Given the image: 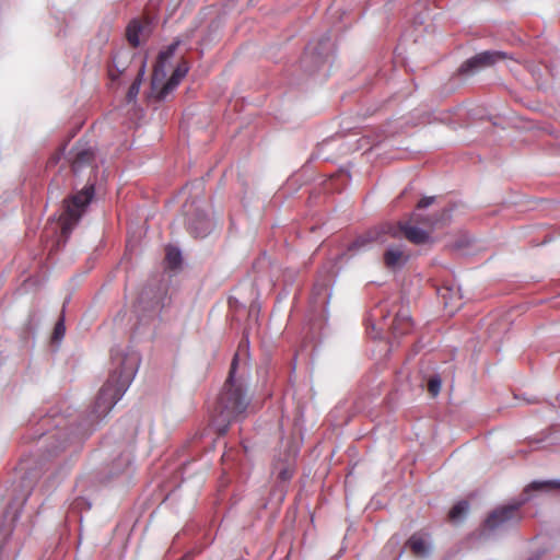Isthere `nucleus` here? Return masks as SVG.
<instances>
[{
  "label": "nucleus",
  "mask_w": 560,
  "mask_h": 560,
  "mask_svg": "<svg viewBox=\"0 0 560 560\" xmlns=\"http://www.w3.org/2000/svg\"><path fill=\"white\" fill-rule=\"evenodd\" d=\"M560 489V481L549 480V481H533L526 489L525 494L530 490H545V489Z\"/></svg>",
  "instance_id": "obj_23"
},
{
  "label": "nucleus",
  "mask_w": 560,
  "mask_h": 560,
  "mask_svg": "<svg viewBox=\"0 0 560 560\" xmlns=\"http://www.w3.org/2000/svg\"><path fill=\"white\" fill-rule=\"evenodd\" d=\"M72 154L71 168L74 174H79L86 167L91 168V173L97 171V166L93 165L95 161L93 148L77 145L72 149Z\"/></svg>",
  "instance_id": "obj_12"
},
{
  "label": "nucleus",
  "mask_w": 560,
  "mask_h": 560,
  "mask_svg": "<svg viewBox=\"0 0 560 560\" xmlns=\"http://www.w3.org/2000/svg\"><path fill=\"white\" fill-rule=\"evenodd\" d=\"M293 468H291L290 466H285L279 470L278 479L281 481H288L293 477Z\"/></svg>",
  "instance_id": "obj_29"
},
{
  "label": "nucleus",
  "mask_w": 560,
  "mask_h": 560,
  "mask_svg": "<svg viewBox=\"0 0 560 560\" xmlns=\"http://www.w3.org/2000/svg\"><path fill=\"white\" fill-rule=\"evenodd\" d=\"M527 500L528 495H526L522 501L517 503L503 505L493 510L485 520L483 529L486 532L492 533L514 524L518 520L517 512L520 506Z\"/></svg>",
  "instance_id": "obj_9"
},
{
  "label": "nucleus",
  "mask_w": 560,
  "mask_h": 560,
  "mask_svg": "<svg viewBox=\"0 0 560 560\" xmlns=\"http://www.w3.org/2000/svg\"><path fill=\"white\" fill-rule=\"evenodd\" d=\"M442 386V380L439 374H433L428 380V390L429 393L435 397L440 394Z\"/></svg>",
  "instance_id": "obj_27"
},
{
  "label": "nucleus",
  "mask_w": 560,
  "mask_h": 560,
  "mask_svg": "<svg viewBox=\"0 0 560 560\" xmlns=\"http://www.w3.org/2000/svg\"><path fill=\"white\" fill-rule=\"evenodd\" d=\"M95 195V183L89 177L86 185L75 194L65 200L63 212L60 217L61 234L68 237L73 228L78 224L82 215Z\"/></svg>",
  "instance_id": "obj_5"
},
{
  "label": "nucleus",
  "mask_w": 560,
  "mask_h": 560,
  "mask_svg": "<svg viewBox=\"0 0 560 560\" xmlns=\"http://www.w3.org/2000/svg\"><path fill=\"white\" fill-rule=\"evenodd\" d=\"M389 314L386 303H380L369 312L365 323L371 338H381L386 329L390 330L394 339L411 331L412 320L408 310H399L390 323H388Z\"/></svg>",
  "instance_id": "obj_3"
},
{
  "label": "nucleus",
  "mask_w": 560,
  "mask_h": 560,
  "mask_svg": "<svg viewBox=\"0 0 560 560\" xmlns=\"http://www.w3.org/2000/svg\"><path fill=\"white\" fill-rule=\"evenodd\" d=\"M20 338L24 343H27L31 339H35V330L33 327V313H30L28 320L22 328Z\"/></svg>",
  "instance_id": "obj_24"
},
{
  "label": "nucleus",
  "mask_w": 560,
  "mask_h": 560,
  "mask_svg": "<svg viewBox=\"0 0 560 560\" xmlns=\"http://www.w3.org/2000/svg\"><path fill=\"white\" fill-rule=\"evenodd\" d=\"M508 55L501 50H486L470 57L458 68V74L462 77H471L480 70L495 65L498 61L506 59Z\"/></svg>",
  "instance_id": "obj_10"
},
{
  "label": "nucleus",
  "mask_w": 560,
  "mask_h": 560,
  "mask_svg": "<svg viewBox=\"0 0 560 560\" xmlns=\"http://www.w3.org/2000/svg\"><path fill=\"white\" fill-rule=\"evenodd\" d=\"M187 231L195 238H205L213 230L214 223L203 207L192 201L185 205Z\"/></svg>",
  "instance_id": "obj_8"
},
{
  "label": "nucleus",
  "mask_w": 560,
  "mask_h": 560,
  "mask_svg": "<svg viewBox=\"0 0 560 560\" xmlns=\"http://www.w3.org/2000/svg\"><path fill=\"white\" fill-rule=\"evenodd\" d=\"M63 152H58L56 154H54L50 159H49V162L48 164L49 165H55L58 163L59 159H60V154H62Z\"/></svg>",
  "instance_id": "obj_33"
},
{
  "label": "nucleus",
  "mask_w": 560,
  "mask_h": 560,
  "mask_svg": "<svg viewBox=\"0 0 560 560\" xmlns=\"http://www.w3.org/2000/svg\"><path fill=\"white\" fill-rule=\"evenodd\" d=\"M166 291L162 285H145L140 292L135 313L141 324H148L150 320L160 316L164 307Z\"/></svg>",
  "instance_id": "obj_7"
},
{
  "label": "nucleus",
  "mask_w": 560,
  "mask_h": 560,
  "mask_svg": "<svg viewBox=\"0 0 560 560\" xmlns=\"http://www.w3.org/2000/svg\"><path fill=\"white\" fill-rule=\"evenodd\" d=\"M334 52V43L329 33L323 34L318 39L311 40L300 59L303 71L314 74L330 62Z\"/></svg>",
  "instance_id": "obj_6"
},
{
  "label": "nucleus",
  "mask_w": 560,
  "mask_h": 560,
  "mask_svg": "<svg viewBox=\"0 0 560 560\" xmlns=\"http://www.w3.org/2000/svg\"><path fill=\"white\" fill-rule=\"evenodd\" d=\"M13 533V526L11 524H4V522L0 525V560H3V546L4 542L10 538Z\"/></svg>",
  "instance_id": "obj_26"
},
{
  "label": "nucleus",
  "mask_w": 560,
  "mask_h": 560,
  "mask_svg": "<svg viewBox=\"0 0 560 560\" xmlns=\"http://www.w3.org/2000/svg\"><path fill=\"white\" fill-rule=\"evenodd\" d=\"M132 457L129 453H121L113 463L112 474L118 475L129 469Z\"/></svg>",
  "instance_id": "obj_19"
},
{
  "label": "nucleus",
  "mask_w": 560,
  "mask_h": 560,
  "mask_svg": "<svg viewBox=\"0 0 560 560\" xmlns=\"http://www.w3.org/2000/svg\"><path fill=\"white\" fill-rule=\"evenodd\" d=\"M408 260L409 255L399 245H389L383 254L385 267L393 271L405 267Z\"/></svg>",
  "instance_id": "obj_13"
},
{
  "label": "nucleus",
  "mask_w": 560,
  "mask_h": 560,
  "mask_svg": "<svg viewBox=\"0 0 560 560\" xmlns=\"http://www.w3.org/2000/svg\"><path fill=\"white\" fill-rule=\"evenodd\" d=\"M389 347H390V349L394 347V341L389 342Z\"/></svg>",
  "instance_id": "obj_39"
},
{
  "label": "nucleus",
  "mask_w": 560,
  "mask_h": 560,
  "mask_svg": "<svg viewBox=\"0 0 560 560\" xmlns=\"http://www.w3.org/2000/svg\"><path fill=\"white\" fill-rule=\"evenodd\" d=\"M527 560H539V556L538 555L533 556V557L528 558Z\"/></svg>",
  "instance_id": "obj_36"
},
{
  "label": "nucleus",
  "mask_w": 560,
  "mask_h": 560,
  "mask_svg": "<svg viewBox=\"0 0 560 560\" xmlns=\"http://www.w3.org/2000/svg\"><path fill=\"white\" fill-rule=\"evenodd\" d=\"M189 67L186 61H182L177 65L171 78L166 81V83L162 86L159 92V98L163 100L170 94L176 86L179 84L182 79L186 77L188 73Z\"/></svg>",
  "instance_id": "obj_14"
},
{
  "label": "nucleus",
  "mask_w": 560,
  "mask_h": 560,
  "mask_svg": "<svg viewBox=\"0 0 560 560\" xmlns=\"http://www.w3.org/2000/svg\"><path fill=\"white\" fill-rule=\"evenodd\" d=\"M144 31V26L140 23L139 20L135 19L129 22L126 28V37L129 44L132 47H138L140 45V36Z\"/></svg>",
  "instance_id": "obj_17"
},
{
  "label": "nucleus",
  "mask_w": 560,
  "mask_h": 560,
  "mask_svg": "<svg viewBox=\"0 0 560 560\" xmlns=\"http://www.w3.org/2000/svg\"><path fill=\"white\" fill-rule=\"evenodd\" d=\"M66 335L65 317L61 315L55 324L51 337L50 347L54 352L58 351L60 343Z\"/></svg>",
  "instance_id": "obj_18"
},
{
  "label": "nucleus",
  "mask_w": 560,
  "mask_h": 560,
  "mask_svg": "<svg viewBox=\"0 0 560 560\" xmlns=\"http://www.w3.org/2000/svg\"><path fill=\"white\" fill-rule=\"evenodd\" d=\"M327 293V285L325 283L317 282L313 288V299L315 302L318 301L319 296L323 295V300L325 301Z\"/></svg>",
  "instance_id": "obj_28"
},
{
  "label": "nucleus",
  "mask_w": 560,
  "mask_h": 560,
  "mask_svg": "<svg viewBox=\"0 0 560 560\" xmlns=\"http://www.w3.org/2000/svg\"><path fill=\"white\" fill-rule=\"evenodd\" d=\"M178 42L170 44L164 50L160 51L159 54V66L163 67L166 61H168L175 54Z\"/></svg>",
  "instance_id": "obj_25"
},
{
  "label": "nucleus",
  "mask_w": 560,
  "mask_h": 560,
  "mask_svg": "<svg viewBox=\"0 0 560 560\" xmlns=\"http://www.w3.org/2000/svg\"><path fill=\"white\" fill-rule=\"evenodd\" d=\"M166 262L172 269L178 268L182 264V252L176 247H168L166 249Z\"/></svg>",
  "instance_id": "obj_21"
},
{
  "label": "nucleus",
  "mask_w": 560,
  "mask_h": 560,
  "mask_svg": "<svg viewBox=\"0 0 560 560\" xmlns=\"http://www.w3.org/2000/svg\"><path fill=\"white\" fill-rule=\"evenodd\" d=\"M401 555H402V550H399L398 556L395 560H398L401 557Z\"/></svg>",
  "instance_id": "obj_37"
},
{
  "label": "nucleus",
  "mask_w": 560,
  "mask_h": 560,
  "mask_svg": "<svg viewBox=\"0 0 560 560\" xmlns=\"http://www.w3.org/2000/svg\"><path fill=\"white\" fill-rule=\"evenodd\" d=\"M434 200H435L434 196L423 197L422 199L419 200V202L417 205V209L418 210L425 209L429 206H431L434 202Z\"/></svg>",
  "instance_id": "obj_31"
},
{
  "label": "nucleus",
  "mask_w": 560,
  "mask_h": 560,
  "mask_svg": "<svg viewBox=\"0 0 560 560\" xmlns=\"http://www.w3.org/2000/svg\"><path fill=\"white\" fill-rule=\"evenodd\" d=\"M249 347V339H248V336H243V338L241 339L240 341V345H238V349L242 350H247Z\"/></svg>",
  "instance_id": "obj_32"
},
{
  "label": "nucleus",
  "mask_w": 560,
  "mask_h": 560,
  "mask_svg": "<svg viewBox=\"0 0 560 560\" xmlns=\"http://www.w3.org/2000/svg\"><path fill=\"white\" fill-rule=\"evenodd\" d=\"M468 509H469V504L467 501L465 500H462L459 502H457L450 511L448 513V517L452 520V521H457L459 520L460 517H463L467 512H468Z\"/></svg>",
  "instance_id": "obj_22"
},
{
  "label": "nucleus",
  "mask_w": 560,
  "mask_h": 560,
  "mask_svg": "<svg viewBox=\"0 0 560 560\" xmlns=\"http://www.w3.org/2000/svg\"><path fill=\"white\" fill-rule=\"evenodd\" d=\"M131 61V52L128 51L127 49H119L118 51H116L114 55H113V58H112V63H113V68L116 70V74H114L113 70L109 69V77L112 78V80H116L120 74H122L129 63Z\"/></svg>",
  "instance_id": "obj_15"
},
{
  "label": "nucleus",
  "mask_w": 560,
  "mask_h": 560,
  "mask_svg": "<svg viewBox=\"0 0 560 560\" xmlns=\"http://www.w3.org/2000/svg\"><path fill=\"white\" fill-rule=\"evenodd\" d=\"M407 546L412 553L419 558H427L431 552V545L420 534H413L408 540Z\"/></svg>",
  "instance_id": "obj_16"
},
{
  "label": "nucleus",
  "mask_w": 560,
  "mask_h": 560,
  "mask_svg": "<svg viewBox=\"0 0 560 560\" xmlns=\"http://www.w3.org/2000/svg\"><path fill=\"white\" fill-rule=\"evenodd\" d=\"M238 353H235L231 362L229 376L219 394L212 424L220 435H224L232 421L238 420L247 410L249 397L247 387L242 377L236 376Z\"/></svg>",
  "instance_id": "obj_2"
},
{
  "label": "nucleus",
  "mask_w": 560,
  "mask_h": 560,
  "mask_svg": "<svg viewBox=\"0 0 560 560\" xmlns=\"http://www.w3.org/2000/svg\"><path fill=\"white\" fill-rule=\"evenodd\" d=\"M450 217L451 211L448 209H443L441 215L433 220H425L421 214L413 212L409 221H399L396 224L384 223V231L393 238H399L404 235L410 243L415 245H423L431 241V236L423 229L411 224V221L434 226L440 222L448 220Z\"/></svg>",
  "instance_id": "obj_4"
},
{
  "label": "nucleus",
  "mask_w": 560,
  "mask_h": 560,
  "mask_svg": "<svg viewBox=\"0 0 560 560\" xmlns=\"http://www.w3.org/2000/svg\"><path fill=\"white\" fill-rule=\"evenodd\" d=\"M13 521H16L19 518V512L15 511L12 516Z\"/></svg>",
  "instance_id": "obj_35"
},
{
  "label": "nucleus",
  "mask_w": 560,
  "mask_h": 560,
  "mask_svg": "<svg viewBox=\"0 0 560 560\" xmlns=\"http://www.w3.org/2000/svg\"><path fill=\"white\" fill-rule=\"evenodd\" d=\"M112 368L107 381L100 388L94 401L84 416L70 422L62 416H45L37 420V440L44 435L45 450L40 457H57L71 444H79L108 416L132 383L141 358L130 347L116 346L110 350Z\"/></svg>",
  "instance_id": "obj_1"
},
{
  "label": "nucleus",
  "mask_w": 560,
  "mask_h": 560,
  "mask_svg": "<svg viewBox=\"0 0 560 560\" xmlns=\"http://www.w3.org/2000/svg\"><path fill=\"white\" fill-rule=\"evenodd\" d=\"M12 509V505H9V508L5 510L4 518H7L10 515V510Z\"/></svg>",
  "instance_id": "obj_34"
},
{
  "label": "nucleus",
  "mask_w": 560,
  "mask_h": 560,
  "mask_svg": "<svg viewBox=\"0 0 560 560\" xmlns=\"http://www.w3.org/2000/svg\"><path fill=\"white\" fill-rule=\"evenodd\" d=\"M143 73H144V66H142L139 69L137 78L135 79V81L131 83V85L128 89V92H127L128 102L136 101V98L138 97Z\"/></svg>",
  "instance_id": "obj_20"
},
{
  "label": "nucleus",
  "mask_w": 560,
  "mask_h": 560,
  "mask_svg": "<svg viewBox=\"0 0 560 560\" xmlns=\"http://www.w3.org/2000/svg\"><path fill=\"white\" fill-rule=\"evenodd\" d=\"M460 246H462V245H460V243H459V242H458V243H456V247H457V248H459Z\"/></svg>",
  "instance_id": "obj_40"
},
{
  "label": "nucleus",
  "mask_w": 560,
  "mask_h": 560,
  "mask_svg": "<svg viewBox=\"0 0 560 560\" xmlns=\"http://www.w3.org/2000/svg\"><path fill=\"white\" fill-rule=\"evenodd\" d=\"M400 544V539L396 536L390 537V539L385 545L383 551L384 552H393Z\"/></svg>",
  "instance_id": "obj_30"
},
{
  "label": "nucleus",
  "mask_w": 560,
  "mask_h": 560,
  "mask_svg": "<svg viewBox=\"0 0 560 560\" xmlns=\"http://www.w3.org/2000/svg\"><path fill=\"white\" fill-rule=\"evenodd\" d=\"M408 188H405V190H402L401 192V196H404L406 192H407Z\"/></svg>",
  "instance_id": "obj_38"
},
{
  "label": "nucleus",
  "mask_w": 560,
  "mask_h": 560,
  "mask_svg": "<svg viewBox=\"0 0 560 560\" xmlns=\"http://www.w3.org/2000/svg\"><path fill=\"white\" fill-rule=\"evenodd\" d=\"M385 235H387V233L384 231V224L372 228L363 234L358 235L351 243H349L347 252L351 254L364 252L373 243H384L386 241L384 238Z\"/></svg>",
  "instance_id": "obj_11"
}]
</instances>
